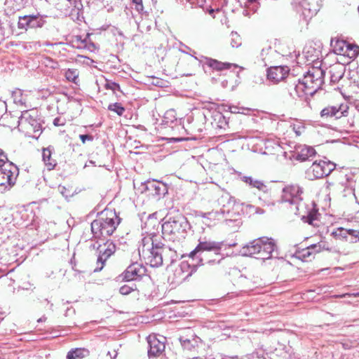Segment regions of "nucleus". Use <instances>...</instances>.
I'll return each instance as SVG.
<instances>
[{
  "instance_id": "obj_1",
  "label": "nucleus",
  "mask_w": 359,
  "mask_h": 359,
  "mask_svg": "<svg viewBox=\"0 0 359 359\" xmlns=\"http://www.w3.org/2000/svg\"><path fill=\"white\" fill-rule=\"evenodd\" d=\"M140 258L151 267H158L163 264V258L175 256V251L161 243L159 237L154 234L144 236L138 248Z\"/></svg>"
},
{
  "instance_id": "obj_2",
  "label": "nucleus",
  "mask_w": 359,
  "mask_h": 359,
  "mask_svg": "<svg viewBox=\"0 0 359 359\" xmlns=\"http://www.w3.org/2000/svg\"><path fill=\"white\" fill-rule=\"evenodd\" d=\"M121 219L115 211L105 210L91 223V231L95 238H106L112 235L119 224Z\"/></svg>"
},
{
  "instance_id": "obj_3",
  "label": "nucleus",
  "mask_w": 359,
  "mask_h": 359,
  "mask_svg": "<svg viewBox=\"0 0 359 359\" xmlns=\"http://www.w3.org/2000/svg\"><path fill=\"white\" fill-rule=\"evenodd\" d=\"M276 245L271 238L262 237L250 242L240 250L243 256L254 257L263 261L271 259L276 250Z\"/></svg>"
},
{
  "instance_id": "obj_4",
  "label": "nucleus",
  "mask_w": 359,
  "mask_h": 359,
  "mask_svg": "<svg viewBox=\"0 0 359 359\" xmlns=\"http://www.w3.org/2000/svg\"><path fill=\"white\" fill-rule=\"evenodd\" d=\"M324 72L320 68H311L295 86L294 90L299 97L313 95L323 83Z\"/></svg>"
},
{
  "instance_id": "obj_5",
  "label": "nucleus",
  "mask_w": 359,
  "mask_h": 359,
  "mask_svg": "<svg viewBox=\"0 0 359 359\" xmlns=\"http://www.w3.org/2000/svg\"><path fill=\"white\" fill-rule=\"evenodd\" d=\"M188 226L187 219L182 216L169 217L162 224V233L165 238L179 242L185 238Z\"/></svg>"
},
{
  "instance_id": "obj_6",
  "label": "nucleus",
  "mask_w": 359,
  "mask_h": 359,
  "mask_svg": "<svg viewBox=\"0 0 359 359\" xmlns=\"http://www.w3.org/2000/svg\"><path fill=\"white\" fill-rule=\"evenodd\" d=\"M18 174V167L8 161L7 156L0 149V191L9 189L15 184Z\"/></svg>"
},
{
  "instance_id": "obj_7",
  "label": "nucleus",
  "mask_w": 359,
  "mask_h": 359,
  "mask_svg": "<svg viewBox=\"0 0 359 359\" xmlns=\"http://www.w3.org/2000/svg\"><path fill=\"white\" fill-rule=\"evenodd\" d=\"M223 245V242L199 239L197 246L187 256L195 262L194 264L202 265L203 261V254L205 251H212L216 255H219V250Z\"/></svg>"
},
{
  "instance_id": "obj_8",
  "label": "nucleus",
  "mask_w": 359,
  "mask_h": 359,
  "mask_svg": "<svg viewBox=\"0 0 359 359\" xmlns=\"http://www.w3.org/2000/svg\"><path fill=\"white\" fill-rule=\"evenodd\" d=\"M335 168L336 165L330 161H314L308 170L307 175L311 180L319 179L329 175Z\"/></svg>"
},
{
  "instance_id": "obj_9",
  "label": "nucleus",
  "mask_w": 359,
  "mask_h": 359,
  "mask_svg": "<svg viewBox=\"0 0 359 359\" xmlns=\"http://www.w3.org/2000/svg\"><path fill=\"white\" fill-rule=\"evenodd\" d=\"M36 112L34 110H26L22 112L19 118V126L26 130L33 132H39L41 130V124L36 118Z\"/></svg>"
},
{
  "instance_id": "obj_10",
  "label": "nucleus",
  "mask_w": 359,
  "mask_h": 359,
  "mask_svg": "<svg viewBox=\"0 0 359 359\" xmlns=\"http://www.w3.org/2000/svg\"><path fill=\"white\" fill-rule=\"evenodd\" d=\"M45 22L44 17L40 14L24 15L19 17L18 27L20 29L24 30L41 28L44 25Z\"/></svg>"
},
{
  "instance_id": "obj_11",
  "label": "nucleus",
  "mask_w": 359,
  "mask_h": 359,
  "mask_svg": "<svg viewBox=\"0 0 359 359\" xmlns=\"http://www.w3.org/2000/svg\"><path fill=\"white\" fill-rule=\"evenodd\" d=\"M304 189L298 184L287 185L283 189L282 201L290 204H298L302 201Z\"/></svg>"
},
{
  "instance_id": "obj_12",
  "label": "nucleus",
  "mask_w": 359,
  "mask_h": 359,
  "mask_svg": "<svg viewBox=\"0 0 359 359\" xmlns=\"http://www.w3.org/2000/svg\"><path fill=\"white\" fill-rule=\"evenodd\" d=\"M348 107L346 104L328 106L322 109L320 111V116L324 118L334 117L338 119L343 116H346L348 114Z\"/></svg>"
},
{
  "instance_id": "obj_13",
  "label": "nucleus",
  "mask_w": 359,
  "mask_h": 359,
  "mask_svg": "<svg viewBox=\"0 0 359 359\" xmlns=\"http://www.w3.org/2000/svg\"><path fill=\"white\" fill-rule=\"evenodd\" d=\"M146 273L145 268L140 264L135 262L130 264L123 273V280L132 281L140 278Z\"/></svg>"
},
{
  "instance_id": "obj_14",
  "label": "nucleus",
  "mask_w": 359,
  "mask_h": 359,
  "mask_svg": "<svg viewBox=\"0 0 359 359\" xmlns=\"http://www.w3.org/2000/svg\"><path fill=\"white\" fill-rule=\"evenodd\" d=\"M287 66L271 67L267 70V79L273 83L283 81L289 73Z\"/></svg>"
},
{
  "instance_id": "obj_15",
  "label": "nucleus",
  "mask_w": 359,
  "mask_h": 359,
  "mask_svg": "<svg viewBox=\"0 0 359 359\" xmlns=\"http://www.w3.org/2000/svg\"><path fill=\"white\" fill-rule=\"evenodd\" d=\"M104 249L100 250V255L97 257V267L94 270L95 271H100L102 269L107 259L112 255L116 251V245L114 243L107 241L104 244Z\"/></svg>"
},
{
  "instance_id": "obj_16",
  "label": "nucleus",
  "mask_w": 359,
  "mask_h": 359,
  "mask_svg": "<svg viewBox=\"0 0 359 359\" xmlns=\"http://www.w3.org/2000/svg\"><path fill=\"white\" fill-rule=\"evenodd\" d=\"M147 342L149 346L148 350L149 357L158 356L165 350V342L161 341L154 334H151L147 337Z\"/></svg>"
},
{
  "instance_id": "obj_17",
  "label": "nucleus",
  "mask_w": 359,
  "mask_h": 359,
  "mask_svg": "<svg viewBox=\"0 0 359 359\" xmlns=\"http://www.w3.org/2000/svg\"><path fill=\"white\" fill-rule=\"evenodd\" d=\"M316 150L310 146L299 145L295 149V158L298 161H305L315 156Z\"/></svg>"
},
{
  "instance_id": "obj_18",
  "label": "nucleus",
  "mask_w": 359,
  "mask_h": 359,
  "mask_svg": "<svg viewBox=\"0 0 359 359\" xmlns=\"http://www.w3.org/2000/svg\"><path fill=\"white\" fill-rule=\"evenodd\" d=\"M241 180L250 187L257 189L258 191L264 194H268L270 191L269 188L263 181L255 179L250 176H243L241 177Z\"/></svg>"
},
{
  "instance_id": "obj_19",
  "label": "nucleus",
  "mask_w": 359,
  "mask_h": 359,
  "mask_svg": "<svg viewBox=\"0 0 359 359\" xmlns=\"http://www.w3.org/2000/svg\"><path fill=\"white\" fill-rule=\"evenodd\" d=\"M345 67L341 64H335L330 67V81L332 83L338 82L344 76Z\"/></svg>"
},
{
  "instance_id": "obj_20",
  "label": "nucleus",
  "mask_w": 359,
  "mask_h": 359,
  "mask_svg": "<svg viewBox=\"0 0 359 359\" xmlns=\"http://www.w3.org/2000/svg\"><path fill=\"white\" fill-rule=\"evenodd\" d=\"M52 152L50 148L43 149L42 158L46 168L48 170H52L55 168L57 163L56 161L51 157Z\"/></svg>"
},
{
  "instance_id": "obj_21",
  "label": "nucleus",
  "mask_w": 359,
  "mask_h": 359,
  "mask_svg": "<svg viewBox=\"0 0 359 359\" xmlns=\"http://www.w3.org/2000/svg\"><path fill=\"white\" fill-rule=\"evenodd\" d=\"M205 64L216 70L229 69L232 65L226 62H222L212 58L205 57Z\"/></svg>"
},
{
  "instance_id": "obj_22",
  "label": "nucleus",
  "mask_w": 359,
  "mask_h": 359,
  "mask_svg": "<svg viewBox=\"0 0 359 359\" xmlns=\"http://www.w3.org/2000/svg\"><path fill=\"white\" fill-rule=\"evenodd\" d=\"M89 353L86 348H76L67 353V359H82Z\"/></svg>"
},
{
  "instance_id": "obj_23",
  "label": "nucleus",
  "mask_w": 359,
  "mask_h": 359,
  "mask_svg": "<svg viewBox=\"0 0 359 359\" xmlns=\"http://www.w3.org/2000/svg\"><path fill=\"white\" fill-rule=\"evenodd\" d=\"M65 76L69 81L77 83L79 72L76 69H68L65 71Z\"/></svg>"
},
{
  "instance_id": "obj_24",
  "label": "nucleus",
  "mask_w": 359,
  "mask_h": 359,
  "mask_svg": "<svg viewBox=\"0 0 359 359\" xmlns=\"http://www.w3.org/2000/svg\"><path fill=\"white\" fill-rule=\"evenodd\" d=\"M158 182H159L154 181V180L153 182L148 181V182H147L148 184L147 186V189L149 190H154L155 193L158 195L163 194L167 191L166 188H165V185H163L164 187L162 190L161 187L158 184Z\"/></svg>"
},
{
  "instance_id": "obj_25",
  "label": "nucleus",
  "mask_w": 359,
  "mask_h": 359,
  "mask_svg": "<svg viewBox=\"0 0 359 359\" xmlns=\"http://www.w3.org/2000/svg\"><path fill=\"white\" fill-rule=\"evenodd\" d=\"M226 210L224 209H221L219 211L215 210L209 212L204 213L203 217L204 218L210 219H217L219 220L224 217V215Z\"/></svg>"
},
{
  "instance_id": "obj_26",
  "label": "nucleus",
  "mask_w": 359,
  "mask_h": 359,
  "mask_svg": "<svg viewBox=\"0 0 359 359\" xmlns=\"http://www.w3.org/2000/svg\"><path fill=\"white\" fill-rule=\"evenodd\" d=\"M348 46V42L340 40L336 42L334 46L335 52L337 54L346 55V51H347V47Z\"/></svg>"
},
{
  "instance_id": "obj_27",
  "label": "nucleus",
  "mask_w": 359,
  "mask_h": 359,
  "mask_svg": "<svg viewBox=\"0 0 359 359\" xmlns=\"http://www.w3.org/2000/svg\"><path fill=\"white\" fill-rule=\"evenodd\" d=\"M347 47V51H346V55L349 58H355L359 54V46L355 44L348 43Z\"/></svg>"
},
{
  "instance_id": "obj_28",
  "label": "nucleus",
  "mask_w": 359,
  "mask_h": 359,
  "mask_svg": "<svg viewBox=\"0 0 359 359\" xmlns=\"http://www.w3.org/2000/svg\"><path fill=\"white\" fill-rule=\"evenodd\" d=\"M108 109L116 113L118 116H122L125 111V108L118 102L110 104Z\"/></svg>"
},
{
  "instance_id": "obj_29",
  "label": "nucleus",
  "mask_w": 359,
  "mask_h": 359,
  "mask_svg": "<svg viewBox=\"0 0 359 359\" xmlns=\"http://www.w3.org/2000/svg\"><path fill=\"white\" fill-rule=\"evenodd\" d=\"M230 36L231 45L233 48H238L241 45V38L236 32H232Z\"/></svg>"
},
{
  "instance_id": "obj_30",
  "label": "nucleus",
  "mask_w": 359,
  "mask_h": 359,
  "mask_svg": "<svg viewBox=\"0 0 359 359\" xmlns=\"http://www.w3.org/2000/svg\"><path fill=\"white\" fill-rule=\"evenodd\" d=\"M229 110L233 114H247L250 111V108L246 107H239L237 106H229Z\"/></svg>"
},
{
  "instance_id": "obj_31",
  "label": "nucleus",
  "mask_w": 359,
  "mask_h": 359,
  "mask_svg": "<svg viewBox=\"0 0 359 359\" xmlns=\"http://www.w3.org/2000/svg\"><path fill=\"white\" fill-rule=\"evenodd\" d=\"M135 287L134 286H130L128 285H124L119 289V292L121 294L127 295L129 294L132 291H134Z\"/></svg>"
},
{
  "instance_id": "obj_32",
  "label": "nucleus",
  "mask_w": 359,
  "mask_h": 359,
  "mask_svg": "<svg viewBox=\"0 0 359 359\" xmlns=\"http://www.w3.org/2000/svg\"><path fill=\"white\" fill-rule=\"evenodd\" d=\"M180 341L181 342L182 346L187 349H191L194 345L191 343V341L189 339L184 338V337H181L180 338Z\"/></svg>"
},
{
  "instance_id": "obj_33",
  "label": "nucleus",
  "mask_w": 359,
  "mask_h": 359,
  "mask_svg": "<svg viewBox=\"0 0 359 359\" xmlns=\"http://www.w3.org/2000/svg\"><path fill=\"white\" fill-rule=\"evenodd\" d=\"M184 61H186L187 63H189L191 66H194V65H196L197 62H201V60H199L198 57H194L193 55H187L184 58Z\"/></svg>"
},
{
  "instance_id": "obj_34",
  "label": "nucleus",
  "mask_w": 359,
  "mask_h": 359,
  "mask_svg": "<svg viewBox=\"0 0 359 359\" xmlns=\"http://www.w3.org/2000/svg\"><path fill=\"white\" fill-rule=\"evenodd\" d=\"M133 4L135 5V9L140 13L143 11L144 6L142 4V0H132Z\"/></svg>"
},
{
  "instance_id": "obj_35",
  "label": "nucleus",
  "mask_w": 359,
  "mask_h": 359,
  "mask_svg": "<svg viewBox=\"0 0 359 359\" xmlns=\"http://www.w3.org/2000/svg\"><path fill=\"white\" fill-rule=\"evenodd\" d=\"M334 233L336 236L346 238L347 236L348 235V229L339 228Z\"/></svg>"
},
{
  "instance_id": "obj_36",
  "label": "nucleus",
  "mask_w": 359,
  "mask_h": 359,
  "mask_svg": "<svg viewBox=\"0 0 359 359\" xmlns=\"http://www.w3.org/2000/svg\"><path fill=\"white\" fill-rule=\"evenodd\" d=\"M165 118L170 119V121H173L176 119L175 111L173 109L168 110L165 114Z\"/></svg>"
},
{
  "instance_id": "obj_37",
  "label": "nucleus",
  "mask_w": 359,
  "mask_h": 359,
  "mask_svg": "<svg viewBox=\"0 0 359 359\" xmlns=\"http://www.w3.org/2000/svg\"><path fill=\"white\" fill-rule=\"evenodd\" d=\"M293 130L294 133L297 134V135H301L302 133L304 131V127L302 126L301 124L295 125L293 127Z\"/></svg>"
},
{
  "instance_id": "obj_38",
  "label": "nucleus",
  "mask_w": 359,
  "mask_h": 359,
  "mask_svg": "<svg viewBox=\"0 0 359 359\" xmlns=\"http://www.w3.org/2000/svg\"><path fill=\"white\" fill-rule=\"evenodd\" d=\"M323 248V247L322 246V245L320 243L313 244V245H311V246L308 247L309 250H314V251L316 252H320Z\"/></svg>"
},
{
  "instance_id": "obj_39",
  "label": "nucleus",
  "mask_w": 359,
  "mask_h": 359,
  "mask_svg": "<svg viewBox=\"0 0 359 359\" xmlns=\"http://www.w3.org/2000/svg\"><path fill=\"white\" fill-rule=\"evenodd\" d=\"M79 138L82 141L83 144H85L86 141H93V137L90 135H80Z\"/></svg>"
},
{
  "instance_id": "obj_40",
  "label": "nucleus",
  "mask_w": 359,
  "mask_h": 359,
  "mask_svg": "<svg viewBox=\"0 0 359 359\" xmlns=\"http://www.w3.org/2000/svg\"><path fill=\"white\" fill-rule=\"evenodd\" d=\"M106 88L109 89H111L112 90H116L117 89H119L118 84L114 83V82H107L106 83Z\"/></svg>"
},
{
  "instance_id": "obj_41",
  "label": "nucleus",
  "mask_w": 359,
  "mask_h": 359,
  "mask_svg": "<svg viewBox=\"0 0 359 359\" xmlns=\"http://www.w3.org/2000/svg\"><path fill=\"white\" fill-rule=\"evenodd\" d=\"M6 111V104L4 102H0V116Z\"/></svg>"
},
{
  "instance_id": "obj_42",
  "label": "nucleus",
  "mask_w": 359,
  "mask_h": 359,
  "mask_svg": "<svg viewBox=\"0 0 359 359\" xmlns=\"http://www.w3.org/2000/svg\"><path fill=\"white\" fill-rule=\"evenodd\" d=\"M206 1L205 0H196L194 6L203 8L204 5L205 4Z\"/></svg>"
},
{
  "instance_id": "obj_43",
  "label": "nucleus",
  "mask_w": 359,
  "mask_h": 359,
  "mask_svg": "<svg viewBox=\"0 0 359 359\" xmlns=\"http://www.w3.org/2000/svg\"><path fill=\"white\" fill-rule=\"evenodd\" d=\"M349 184H349V187L347 188V190H346V191H347L349 194H352V195H353V196L355 198V193H354V188H353V186L352 185V183H351V182H350Z\"/></svg>"
},
{
  "instance_id": "obj_44",
  "label": "nucleus",
  "mask_w": 359,
  "mask_h": 359,
  "mask_svg": "<svg viewBox=\"0 0 359 359\" xmlns=\"http://www.w3.org/2000/svg\"><path fill=\"white\" fill-rule=\"evenodd\" d=\"M58 189L60 192L62 194V196H64L65 197H67L68 195L66 193L67 189L65 187L59 186Z\"/></svg>"
},
{
  "instance_id": "obj_45",
  "label": "nucleus",
  "mask_w": 359,
  "mask_h": 359,
  "mask_svg": "<svg viewBox=\"0 0 359 359\" xmlns=\"http://www.w3.org/2000/svg\"><path fill=\"white\" fill-rule=\"evenodd\" d=\"M334 359H350V358L348 355L342 354L339 358H337V356H334Z\"/></svg>"
},
{
  "instance_id": "obj_46",
  "label": "nucleus",
  "mask_w": 359,
  "mask_h": 359,
  "mask_svg": "<svg viewBox=\"0 0 359 359\" xmlns=\"http://www.w3.org/2000/svg\"><path fill=\"white\" fill-rule=\"evenodd\" d=\"M107 354L111 357V359H115L117 355V353L116 351L114 352V355L111 354L110 351H109Z\"/></svg>"
},
{
  "instance_id": "obj_47",
  "label": "nucleus",
  "mask_w": 359,
  "mask_h": 359,
  "mask_svg": "<svg viewBox=\"0 0 359 359\" xmlns=\"http://www.w3.org/2000/svg\"><path fill=\"white\" fill-rule=\"evenodd\" d=\"M59 121H60V118H55V119H54V121H53V123H54V125H55V126H60V125H62V123H59Z\"/></svg>"
},
{
  "instance_id": "obj_48",
  "label": "nucleus",
  "mask_w": 359,
  "mask_h": 359,
  "mask_svg": "<svg viewBox=\"0 0 359 359\" xmlns=\"http://www.w3.org/2000/svg\"><path fill=\"white\" fill-rule=\"evenodd\" d=\"M187 2H189L191 5L194 6L196 0H186Z\"/></svg>"
},
{
  "instance_id": "obj_49",
  "label": "nucleus",
  "mask_w": 359,
  "mask_h": 359,
  "mask_svg": "<svg viewBox=\"0 0 359 359\" xmlns=\"http://www.w3.org/2000/svg\"><path fill=\"white\" fill-rule=\"evenodd\" d=\"M348 124H349V126L346 127L347 128H351L352 127H353V121H351V122L348 121Z\"/></svg>"
},
{
  "instance_id": "obj_50",
  "label": "nucleus",
  "mask_w": 359,
  "mask_h": 359,
  "mask_svg": "<svg viewBox=\"0 0 359 359\" xmlns=\"http://www.w3.org/2000/svg\"><path fill=\"white\" fill-rule=\"evenodd\" d=\"M346 296H351V294L348 293H346V294H341L339 297H345Z\"/></svg>"
},
{
  "instance_id": "obj_51",
  "label": "nucleus",
  "mask_w": 359,
  "mask_h": 359,
  "mask_svg": "<svg viewBox=\"0 0 359 359\" xmlns=\"http://www.w3.org/2000/svg\"><path fill=\"white\" fill-rule=\"evenodd\" d=\"M309 11L311 13V14H316V10L314 9L313 11H311V8H309Z\"/></svg>"
},
{
  "instance_id": "obj_52",
  "label": "nucleus",
  "mask_w": 359,
  "mask_h": 359,
  "mask_svg": "<svg viewBox=\"0 0 359 359\" xmlns=\"http://www.w3.org/2000/svg\"><path fill=\"white\" fill-rule=\"evenodd\" d=\"M307 222H309V224H313V219L312 218H309Z\"/></svg>"
},
{
  "instance_id": "obj_53",
  "label": "nucleus",
  "mask_w": 359,
  "mask_h": 359,
  "mask_svg": "<svg viewBox=\"0 0 359 359\" xmlns=\"http://www.w3.org/2000/svg\"><path fill=\"white\" fill-rule=\"evenodd\" d=\"M257 0H248L250 3H254L256 2Z\"/></svg>"
},
{
  "instance_id": "obj_54",
  "label": "nucleus",
  "mask_w": 359,
  "mask_h": 359,
  "mask_svg": "<svg viewBox=\"0 0 359 359\" xmlns=\"http://www.w3.org/2000/svg\"><path fill=\"white\" fill-rule=\"evenodd\" d=\"M331 184H332V183H330V182H327V187H329Z\"/></svg>"
},
{
  "instance_id": "obj_55",
  "label": "nucleus",
  "mask_w": 359,
  "mask_h": 359,
  "mask_svg": "<svg viewBox=\"0 0 359 359\" xmlns=\"http://www.w3.org/2000/svg\"><path fill=\"white\" fill-rule=\"evenodd\" d=\"M227 198H228L227 196H225V197L224 196H222L221 200L226 199Z\"/></svg>"
},
{
  "instance_id": "obj_56",
  "label": "nucleus",
  "mask_w": 359,
  "mask_h": 359,
  "mask_svg": "<svg viewBox=\"0 0 359 359\" xmlns=\"http://www.w3.org/2000/svg\"><path fill=\"white\" fill-rule=\"evenodd\" d=\"M159 82H160L159 81H156V83H155V85H156V86H159V85H160V84H159Z\"/></svg>"
},
{
  "instance_id": "obj_57",
  "label": "nucleus",
  "mask_w": 359,
  "mask_h": 359,
  "mask_svg": "<svg viewBox=\"0 0 359 359\" xmlns=\"http://www.w3.org/2000/svg\"><path fill=\"white\" fill-rule=\"evenodd\" d=\"M43 319L42 318H39V319L38 320V321H39V322H41V321H43Z\"/></svg>"
},
{
  "instance_id": "obj_58",
  "label": "nucleus",
  "mask_w": 359,
  "mask_h": 359,
  "mask_svg": "<svg viewBox=\"0 0 359 359\" xmlns=\"http://www.w3.org/2000/svg\"><path fill=\"white\" fill-rule=\"evenodd\" d=\"M193 74L192 73H188L186 74V76H191Z\"/></svg>"
},
{
  "instance_id": "obj_59",
  "label": "nucleus",
  "mask_w": 359,
  "mask_h": 359,
  "mask_svg": "<svg viewBox=\"0 0 359 359\" xmlns=\"http://www.w3.org/2000/svg\"><path fill=\"white\" fill-rule=\"evenodd\" d=\"M353 295H354L355 297H358V296H359V293L354 294Z\"/></svg>"
}]
</instances>
